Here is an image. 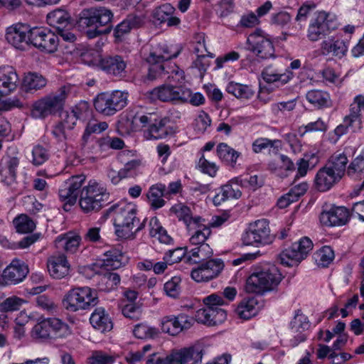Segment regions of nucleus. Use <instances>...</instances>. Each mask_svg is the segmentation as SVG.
<instances>
[{
  "label": "nucleus",
  "mask_w": 364,
  "mask_h": 364,
  "mask_svg": "<svg viewBox=\"0 0 364 364\" xmlns=\"http://www.w3.org/2000/svg\"><path fill=\"white\" fill-rule=\"evenodd\" d=\"M70 333L67 323L58 318H48L38 322L32 328L31 335L36 339H55Z\"/></svg>",
  "instance_id": "10"
},
{
  "label": "nucleus",
  "mask_w": 364,
  "mask_h": 364,
  "mask_svg": "<svg viewBox=\"0 0 364 364\" xmlns=\"http://www.w3.org/2000/svg\"><path fill=\"white\" fill-rule=\"evenodd\" d=\"M169 119L162 115L154 122L149 129V139H161L166 137L170 134L169 127L167 126Z\"/></svg>",
  "instance_id": "47"
},
{
  "label": "nucleus",
  "mask_w": 364,
  "mask_h": 364,
  "mask_svg": "<svg viewBox=\"0 0 364 364\" xmlns=\"http://www.w3.org/2000/svg\"><path fill=\"white\" fill-rule=\"evenodd\" d=\"M336 27V21L328 14L319 12L309 26L307 37L311 41H317L326 37Z\"/></svg>",
  "instance_id": "15"
},
{
  "label": "nucleus",
  "mask_w": 364,
  "mask_h": 364,
  "mask_svg": "<svg viewBox=\"0 0 364 364\" xmlns=\"http://www.w3.org/2000/svg\"><path fill=\"white\" fill-rule=\"evenodd\" d=\"M103 266L107 270H114L120 268L128 262L127 257L118 249H111L105 254Z\"/></svg>",
  "instance_id": "38"
},
{
  "label": "nucleus",
  "mask_w": 364,
  "mask_h": 364,
  "mask_svg": "<svg viewBox=\"0 0 364 364\" xmlns=\"http://www.w3.org/2000/svg\"><path fill=\"white\" fill-rule=\"evenodd\" d=\"M350 218L348 209L343 206H333L328 210H323L320 215L321 223L326 226H342Z\"/></svg>",
  "instance_id": "22"
},
{
  "label": "nucleus",
  "mask_w": 364,
  "mask_h": 364,
  "mask_svg": "<svg viewBox=\"0 0 364 364\" xmlns=\"http://www.w3.org/2000/svg\"><path fill=\"white\" fill-rule=\"evenodd\" d=\"M335 255L330 246H324L314 254L316 264L321 267H327L334 259Z\"/></svg>",
  "instance_id": "54"
},
{
  "label": "nucleus",
  "mask_w": 364,
  "mask_h": 364,
  "mask_svg": "<svg viewBox=\"0 0 364 364\" xmlns=\"http://www.w3.org/2000/svg\"><path fill=\"white\" fill-rule=\"evenodd\" d=\"M274 236L270 233L269 223L267 220H258L250 224L242 236L245 245H257L271 244Z\"/></svg>",
  "instance_id": "12"
},
{
  "label": "nucleus",
  "mask_w": 364,
  "mask_h": 364,
  "mask_svg": "<svg viewBox=\"0 0 364 364\" xmlns=\"http://www.w3.org/2000/svg\"><path fill=\"white\" fill-rule=\"evenodd\" d=\"M149 234L151 237L157 238L161 243L170 244L172 238L167 231L161 225L157 218L154 217L149 222Z\"/></svg>",
  "instance_id": "51"
},
{
  "label": "nucleus",
  "mask_w": 364,
  "mask_h": 364,
  "mask_svg": "<svg viewBox=\"0 0 364 364\" xmlns=\"http://www.w3.org/2000/svg\"><path fill=\"white\" fill-rule=\"evenodd\" d=\"M28 273V267L24 262L14 259L2 273V278L6 284H16L21 282Z\"/></svg>",
  "instance_id": "23"
},
{
  "label": "nucleus",
  "mask_w": 364,
  "mask_h": 364,
  "mask_svg": "<svg viewBox=\"0 0 364 364\" xmlns=\"http://www.w3.org/2000/svg\"><path fill=\"white\" fill-rule=\"evenodd\" d=\"M148 202L153 210H156L165 205L166 201L163 197L166 195V186L163 183L152 185L146 194Z\"/></svg>",
  "instance_id": "37"
},
{
  "label": "nucleus",
  "mask_w": 364,
  "mask_h": 364,
  "mask_svg": "<svg viewBox=\"0 0 364 364\" xmlns=\"http://www.w3.org/2000/svg\"><path fill=\"white\" fill-rule=\"evenodd\" d=\"M133 334L136 338L140 339L154 338L159 335V331L155 327L141 323L134 326Z\"/></svg>",
  "instance_id": "56"
},
{
  "label": "nucleus",
  "mask_w": 364,
  "mask_h": 364,
  "mask_svg": "<svg viewBox=\"0 0 364 364\" xmlns=\"http://www.w3.org/2000/svg\"><path fill=\"white\" fill-rule=\"evenodd\" d=\"M219 159L231 167H235L240 153L225 143H220L216 149Z\"/></svg>",
  "instance_id": "46"
},
{
  "label": "nucleus",
  "mask_w": 364,
  "mask_h": 364,
  "mask_svg": "<svg viewBox=\"0 0 364 364\" xmlns=\"http://www.w3.org/2000/svg\"><path fill=\"white\" fill-rule=\"evenodd\" d=\"M318 161V156L314 153L305 154L303 158L299 159L295 165L296 168V174L294 177L295 180L301 177H304L307 174L310 167L314 168Z\"/></svg>",
  "instance_id": "42"
},
{
  "label": "nucleus",
  "mask_w": 364,
  "mask_h": 364,
  "mask_svg": "<svg viewBox=\"0 0 364 364\" xmlns=\"http://www.w3.org/2000/svg\"><path fill=\"white\" fill-rule=\"evenodd\" d=\"M341 180L326 166H322L316 173L313 181V188L320 193L330 191Z\"/></svg>",
  "instance_id": "24"
},
{
  "label": "nucleus",
  "mask_w": 364,
  "mask_h": 364,
  "mask_svg": "<svg viewBox=\"0 0 364 364\" xmlns=\"http://www.w3.org/2000/svg\"><path fill=\"white\" fill-rule=\"evenodd\" d=\"M126 301H122L121 304V309L122 314L130 319L137 321L141 316V309L140 305L136 303H125Z\"/></svg>",
  "instance_id": "58"
},
{
  "label": "nucleus",
  "mask_w": 364,
  "mask_h": 364,
  "mask_svg": "<svg viewBox=\"0 0 364 364\" xmlns=\"http://www.w3.org/2000/svg\"><path fill=\"white\" fill-rule=\"evenodd\" d=\"M248 48L262 59L274 56V47L269 36L262 29L257 28L247 38Z\"/></svg>",
  "instance_id": "14"
},
{
  "label": "nucleus",
  "mask_w": 364,
  "mask_h": 364,
  "mask_svg": "<svg viewBox=\"0 0 364 364\" xmlns=\"http://www.w3.org/2000/svg\"><path fill=\"white\" fill-rule=\"evenodd\" d=\"M224 268V263L220 259H211L201 262L191 271V278L197 282H208L219 276Z\"/></svg>",
  "instance_id": "18"
},
{
  "label": "nucleus",
  "mask_w": 364,
  "mask_h": 364,
  "mask_svg": "<svg viewBox=\"0 0 364 364\" xmlns=\"http://www.w3.org/2000/svg\"><path fill=\"white\" fill-rule=\"evenodd\" d=\"M116 357L102 350H93L87 358L88 364H113Z\"/></svg>",
  "instance_id": "57"
},
{
  "label": "nucleus",
  "mask_w": 364,
  "mask_h": 364,
  "mask_svg": "<svg viewBox=\"0 0 364 364\" xmlns=\"http://www.w3.org/2000/svg\"><path fill=\"white\" fill-rule=\"evenodd\" d=\"M227 317L226 311L218 306H207L196 311V320L198 323L208 326H215L223 323Z\"/></svg>",
  "instance_id": "26"
},
{
  "label": "nucleus",
  "mask_w": 364,
  "mask_h": 364,
  "mask_svg": "<svg viewBox=\"0 0 364 364\" xmlns=\"http://www.w3.org/2000/svg\"><path fill=\"white\" fill-rule=\"evenodd\" d=\"M211 124V119L204 111L200 112L194 120V130L198 134H203Z\"/></svg>",
  "instance_id": "60"
},
{
  "label": "nucleus",
  "mask_w": 364,
  "mask_h": 364,
  "mask_svg": "<svg viewBox=\"0 0 364 364\" xmlns=\"http://www.w3.org/2000/svg\"><path fill=\"white\" fill-rule=\"evenodd\" d=\"M14 225L17 232H32L36 227V222L26 214H21L13 220Z\"/></svg>",
  "instance_id": "52"
},
{
  "label": "nucleus",
  "mask_w": 364,
  "mask_h": 364,
  "mask_svg": "<svg viewBox=\"0 0 364 364\" xmlns=\"http://www.w3.org/2000/svg\"><path fill=\"white\" fill-rule=\"evenodd\" d=\"M362 110H364V96L357 95L349 106L348 114L343 119V123L338 125L334 129V134L337 137L346 134L348 129L353 132L362 127Z\"/></svg>",
  "instance_id": "11"
},
{
  "label": "nucleus",
  "mask_w": 364,
  "mask_h": 364,
  "mask_svg": "<svg viewBox=\"0 0 364 364\" xmlns=\"http://www.w3.org/2000/svg\"><path fill=\"white\" fill-rule=\"evenodd\" d=\"M99 67L108 75L121 77L125 73L127 63L120 55H107L100 59Z\"/></svg>",
  "instance_id": "27"
},
{
  "label": "nucleus",
  "mask_w": 364,
  "mask_h": 364,
  "mask_svg": "<svg viewBox=\"0 0 364 364\" xmlns=\"http://www.w3.org/2000/svg\"><path fill=\"white\" fill-rule=\"evenodd\" d=\"M85 180V175L78 174L63 182L58 194L60 200L65 203V210L68 205H74L78 196L80 207L85 213H97L109 203L110 193L105 183L92 178L83 186Z\"/></svg>",
  "instance_id": "1"
},
{
  "label": "nucleus",
  "mask_w": 364,
  "mask_h": 364,
  "mask_svg": "<svg viewBox=\"0 0 364 364\" xmlns=\"http://www.w3.org/2000/svg\"><path fill=\"white\" fill-rule=\"evenodd\" d=\"M262 77L267 83L278 82L281 85H285L294 77V73L289 69H286L284 72L277 69L272 66H267L262 71Z\"/></svg>",
  "instance_id": "30"
},
{
  "label": "nucleus",
  "mask_w": 364,
  "mask_h": 364,
  "mask_svg": "<svg viewBox=\"0 0 364 364\" xmlns=\"http://www.w3.org/2000/svg\"><path fill=\"white\" fill-rule=\"evenodd\" d=\"M257 301L254 298L242 300L237 306L235 312L240 318L247 320L257 315Z\"/></svg>",
  "instance_id": "48"
},
{
  "label": "nucleus",
  "mask_w": 364,
  "mask_h": 364,
  "mask_svg": "<svg viewBox=\"0 0 364 364\" xmlns=\"http://www.w3.org/2000/svg\"><path fill=\"white\" fill-rule=\"evenodd\" d=\"M47 267L50 275L57 279L66 277L70 271V264L63 254L50 257L47 261Z\"/></svg>",
  "instance_id": "28"
},
{
  "label": "nucleus",
  "mask_w": 364,
  "mask_h": 364,
  "mask_svg": "<svg viewBox=\"0 0 364 364\" xmlns=\"http://www.w3.org/2000/svg\"><path fill=\"white\" fill-rule=\"evenodd\" d=\"M182 48L179 45H168L163 42L160 43L151 52L146 58L148 63L161 62L168 63L172 58H176L181 53Z\"/></svg>",
  "instance_id": "25"
},
{
  "label": "nucleus",
  "mask_w": 364,
  "mask_h": 364,
  "mask_svg": "<svg viewBox=\"0 0 364 364\" xmlns=\"http://www.w3.org/2000/svg\"><path fill=\"white\" fill-rule=\"evenodd\" d=\"M82 238L78 234L68 232L60 235L56 239L57 243L63 242L64 250L69 253H75L77 250Z\"/></svg>",
  "instance_id": "50"
},
{
  "label": "nucleus",
  "mask_w": 364,
  "mask_h": 364,
  "mask_svg": "<svg viewBox=\"0 0 364 364\" xmlns=\"http://www.w3.org/2000/svg\"><path fill=\"white\" fill-rule=\"evenodd\" d=\"M282 275L279 269L271 265L253 272L246 280L245 291L247 293L264 294L274 290L281 282Z\"/></svg>",
  "instance_id": "5"
},
{
  "label": "nucleus",
  "mask_w": 364,
  "mask_h": 364,
  "mask_svg": "<svg viewBox=\"0 0 364 364\" xmlns=\"http://www.w3.org/2000/svg\"><path fill=\"white\" fill-rule=\"evenodd\" d=\"M161 114L156 111L151 112L143 107H135L128 110L125 118L119 122L118 129L124 134H129L142 128H146V132Z\"/></svg>",
  "instance_id": "6"
},
{
  "label": "nucleus",
  "mask_w": 364,
  "mask_h": 364,
  "mask_svg": "<svg viewBox=\"0 0 364 364\" xmlns=\"http://www.w3.org/2000/svg\"><path fill=\"white\" fill-rule=\"evenodd\" d=\"M307 101L317 109L330 107L332 105L328 92L321 90H311L306 95Z\"/></svg>",
  "instance_id": "41"
},
{
  "label": "nucleus",
  "mask_w": 364,
  "mask_h": 364,
  "mask_svg": "<svg viewBox=\"0 0 364 364\" xmlns=\"http://www.w3.org/2000/svg\"><path fill=\"white\" fill-rule=\"evenodd\" d=\"M18 77L16 70L12 66H0V87L2 92L9 93L17 87Z\"/></svg>",
  "instance_id": "35"
},
{
  "label": "nucleus",
  "mask_w": 364,
  "mask_h": 364,
  "mask_svg": "<svg viewBox=\"0 0 364 364\" xmlns=\"http://www.w3.org/2000/svg\"><path fill=\"white\" fill-rule=\"evenodd\" d=\"M181 100V104L190 103L193 106H200L205 102V98L203 95L200 92L192 93L191 90L187 87H185Z\"/></svg>",
  "instance_id": "62"
},
{
  "label": "nucleus",
  "mask_w": 364,
  "mask_h": 364,
  "mask_svg": "<svg viewBox=\"0 0 364 364\" xmlns=\"http://www.w3.org/2000/svg\"><path fill=\"white\" fill-rule=\"evenodd\" d=\"M48 80L42 74L36 72H28L25 74L22 83V90L27 93H34L44 88Z\"/></svg>",
  "instance_id": "32"
},
{
  "label": "nucleus",
  "mask_w": 364,
  "mask_h": 364,
  "mask_svg": "<svg viewBox=\"0 0 364 364\" xmlns=\"http://www.w3.org/2000/svg\"><path fill=\"white\" fill-rule=\"evenodd\" d=\"M170 211L171 213L174 214L179 220L185 223L189 232L191 231L193 225L199 224L200 222L205 221L200 216L193 217L190 208L181 203L173 205Z\"/></svg>",
  "instance_id": "31"
},
{
  "label": "nucleus",
  "mask_w": 364,
  "mask_h": 364,
  "mask_svg": "<svg viewBox=\"0 0 364 364\" xmlns=\"http://www.w3.org/2000/svg\"><path fill=\"white\" fill-rule=\"evenodd\" d=\"M107 212L112 215L115 233L119 237L132 238L144 227V221L140 222L137 216L136 205L133 203L121 201L112 205Z\"/></svg>",
  "instance_id": "3"
},
{
  "label": "nucleus",
  "mask_w": 364,
  "mask_h": 364,
  "mask_svg": "<svg viewBox=\"0 0 364 364\" xmlns=\"http://www.w3.org/2000/svg\"><path fill=\"white\" fill-rule=\"evenodd\" d=\"M196 247L188 252L186 262L199 264L205 262L213 255V250L208 244L195 245Z\"/></svg>",
  "instance_id": "40"
},
{
  "label": "nucleus",
  "mask_w": 364,
  "mask_h": 364,
  "mask_svg": "<svg viewBox=\"0 0 364 364\" xmlns=\"http://www.w3.org/2000/svg\"><path fill=\"white\" fill-rule=\"evenodd\" d=\"M150 64L149 72L146 75L147 80L150 81L164 79L169 74L167 70L168 63L154 62L149 63Z\"/></svg>",
  "instance_id": "53"
},
{
  "label": "nucleus",
  "mask_w": 364,
  "mask_h": 364,
  "mask_svg": "<svg viewBox=\"0 0 364 364\" xmlns=\"http://www.w3.org/2000/svg\"><path fill=\"white\" fill-rule=\"evenodd\" d=\"M187 254V248H176L166 252L164 255L163 260L166 261L168 265H172L181 262L183 258L186 259Z\"/></svg>",
  "instance_id": "59"
},
{
  "label": "nucleus",
  "mask_w": 364,
  "mask_h": 364,
  "mask_svg": "<svg viewBox=\"0 0 364 364\" xmlns=\"http://www.w3.org/2000/svg\"><path fill=\"white\" fill-rule=\"evenodd\" d=\"M200 222L199 224H195L192 226L190 232L191 237L189 241L193 245H200L206 244L205 241L211 235L210 227Z\"/></svg>",
  "instance_id": "44"
},
{
  "label": "nucleus",
  "mask_w": 364,
  "mask_h": 364,
  "mask_svg": "<svg viewBox=\"0 0 364 364\" xmlns=\"http://www.w3.org/2000/svg\"><path fill=\"white\" fill-rule=\"evenodd\" d=\"M239 186L235 183V178L230 180L221 187L220 192L214 197V203L219 205L226 200L239 198L242 195Z\"/></svg>",
  "instance_id": "39"
},
{
  "label": "nucleus",
  "mask_w": 364,
  "mask_h": 364,
  "mask_svg": "<svg viewBox=\"0 0 364 364\" xmlns=\"http://www.w3.org/2000/svg\"><path fill=\"white\" fill-rule=\"evenodd\" d=\"M49 158L48 151L41 145H36L32 151L31 162L34 166H40L45 163Z\"/></svg>",
  "instance_id": "61"
},
{
  "label": "nucleus",
  "mask_w": 364,
  "mask_h": 364,
  "mask_svg": "<svg viewBox=\"0 0 364 364\" xmlns=\"http://www.w3.org/2000/svg\"><path fill=\"white\" fill-rule=\"evenodd\" d=\"M31 31L26 24H14L6 29V39L15 48L26 50L31 46Z\"/></svg>",
  "instance_id": "16"
},
{
  "label": "nucleus",
  "mask_w": 364,
  "mask_h": 364,
  "mask_svg": "<svg viewBox=\"0 0 364 364\" xmlns=\"http://www.w3.org/2000/svg\"><path fill=\"white\" fill-rule=\"evenodd\" d=\"M70 20V15L63 9L55 10L47 15L48 23L55 27L57 31L67 26H71Z\"/></svg>",
  "instance_id": "45"
},
{
  "label": "nucleus",
  "mask_w": 364,
  "mask_h": 364,
  "mask_svg": "<svg viewBox=\"0 0 364 364\" xmlns=\"http://www.w3.org/2000/svg\"><path fill=\"white\" fill-rule=\"evenodd\" d=\"M176 9L170 4H164L155 8L152 12L154 20L159 24L166 23L167 26H176L181 23V20L177 16H173Z\"/></svg>",
  "instance_id": "29"
},
{
  "label": "nucleus",
  "mask_w": 364,
  "mask_h": 364,
  "mask_svg": "<svg viewBox=\"0 0 364 364\" xmlns=\"http://www.w3.org/2000/svg\"><path fill=\"white\" fill-rule=\"evenodd\" d=\"M216 14L220 18H225L233 13L235 0H220L216 4Z\"/></svg>",
  "instance_id": "63"
},
{
  "label": "nucleus",
  "mask_w": 364,
  "mask_h": 364,
  "mask_svg": "<svg viewBox=\"0 0 364 364\" xmlns=\"http://www.w3.org/2000/svg\"><path fill=\"white\" fill-rule=\"evenodd\" d=\"M73 88V85L66 84L61 86L55 92L37 100L33 105L32 115L36 118H45L62 111L65 100Z\"/></svg>",
  "instance_id": "4"
},
{
  "label": "nucleus",
  "mask_w": 364,
  "mask_h": 364,
  "mask_svg": "<svg viewBox=\"0 0 364 364\" xmlns=\"http://www.w3.org/2000/svg\"><path fill=\"white\" fill-rule=\"evenodd\" d=\"M204 353L203 346L198 344L173 352L166 357L152 353L147 359L146 364H199Z\"/></svg>",
  "instance_id": "7"
},
{
  "label": "nucleus",
  "mask_w": 364,
  "mask_h": 364,
  "mask_svg": "<svg viewBox=\"0 0 364 364\" xmlns=\"http://www.w3.org/2000/svg\"><path fill=\"white\" fill-rule=\"evenodd\" d=\"M23 300L13 296L4 300L0 304V310L3 312L17 311L22 305Z\"/></svg>",
  "instance_id": "64"
},
{
  "label": "nucleus",
  "mask_w": 364,
  "mask_h": 364,
  "mask_svg": "<svg viewBox=\"0 0 364 364\" xmlns=\"http://www.w3.org/2000/svg\"><path fill=\"white\" fill-rule=\"evenodd\" d=\"M97 303L96 291L88 287L73 288L63 299L64 308L71 312L93 307Z\"/></svg>",
  "instance_id": "8"
},
{
  "label": "nucleus",
  "mask_w": 364,
  "mask_h": 364,
  "mask_svg": "<svg viewBox=\"0 0 364 364\" xmlns=\"http://www.w3.org/2000/svg\"><path fill=\"white\" fill-rule=\"evenodd\" d=\"M348 159L344 153H335L331 155L324 166L333 172L341 181L347 174Z\"/></svg>",
  "instance_id": "34"
},
{
  "label": "nucleus",
  "mask_w": 364,
  "mask_h": 364,
  "mask_svg": "<svg viewBox=\"0 0 364 364\" xmlns=\"http://www.w3.org/2000/svg\"><path fill=\"white\" fill-rule=\"evenodd\" d=\"M92 326L102 333L109 331L113 328L112 321L103 308H97L90 318Z\"/></svg>",
  "instance_id": "36"
},
{
  "label": "nucleus",
  "mask_w": 364,
  "mask_h": 364,
  "mask_svg": "<svg viewBox=\"0 0 364 364\" xmlns=\"http://www.w3.org/2000/svg\"><path fill=\"white\" fill-rule=\"evenodd\" d=\"M313 242L308 237H303L297 242L285 249L280 254L281 263L287 266H293L304 259L312 250Z\"/></svg>",
  "instance_id": "13"
},
{
  "label": "nucleus",
  "mask_w": 364,
  "mask_h": 364,
  "mask_svg": "<svg viewBox=\"0 0 364 364\" xmlns=\"http://www.w3.org/2000/svg\"><path fill=\"white\" fill-rule=\"evenodd\" d=\"M59 39L57 35L43 28L35 27L31 31V46L41 51L52 53L57 50Z\"/></svg>",
  "instance_id": "17"
},
{
  "label": "nucleus",
  "mask_w": 364,
  "mask_h": 364,
  "mask_svg": "<svg viewBox=\"0 0 364 364\" xmlns=\"http://www.w3.org/2000/svg\"><path fill=\"white\" fill-rule=\"evenodd\" d=\"M114 13L104 6H95L82 9L79 14L77 24L85 30L89 38L107 35L113 30Z\"/></svg>",
  "instance_id": "2"
},
{
  "label": "nucleus",
  "mask_w": 364,
  "mask_h": 364,
  "mask_svg": "<svg viewBox=\"0 0 364 364\" xmlns=\"http://www.w3.org/2000/svg\"><path fill=\"white\" fill-rule=\"evenodd\" d=\"M226 91L238 99H250L255 94L250 86L235 82L228 84Z\"/></svg>",
  "instance_id": "49"
},
{
  "label": "nucleus",
  "mask_w": 364,
  "mask_h": 364,
  "mask_svg": "<svg viewBox=\"0 0 364 364\" xmlns=\"http://www.w3.org/2000/svg\"><path fill=\"white\" fill-rule=\"evenodd\" d=\"M192 324V318L186 314L165 316L160 321L162 332L172 336H176L181 332L190 328Z\"/></svg>",
  "instance_id": "19"
},
{
  "label": "nucleus",
  "mask_w": 364,
  "mask_h": 364,
  "mask_svg": "<svg viewBox=\"0 0 364 364\" xmlns=\"http://www.w3.org/2000/svg\"><path fill=\"white\" fill-rule=\"evenodd\" d=\"M185 87L164 85L154 88L147 93L148 97L153 100L164 102L181 103Z\"/></svg>",
  "instance_id": "20"
},
{
  "label": "nucleus",
  "mask_w": 364,
  "mask_h": 364,
  "mask_svg": "<svg viewBox=\"0 0 364 364\" xmlns=\"http://www.w3.org/2000/svg\"><path fill=\"white\" fill-rule=\"evenodd\" d=\"M282 147V141L279 139L271 140L267 138H258L252 143V151L259 154L267 148L273 149V151H278Z\"/></svg>",
  "instance_id": "55"
},
{
  "label": "nucleus",
  "mask_w": 364,
  "mask_h": 364,
  "mask_svg": "<svg viewBox=\"0 0 364 364\" xmlns=\"http://www.w3.org/2000/svg\"><path fill=\"white\" fill-rule=\"evenodd\" d=\"M144 24V19L141 16L129 14L114 28V36L121 39L130 33L132 29L140 28Z\"/></svg>",
  "instance_id": "33"
},
{
  "label": "nucleus",
  "mask_w": 364,
  "mask_h": 364,
  "mask_svg": "<svg viewBox=\"0 0 364 364\" xmlns=\"http://www.w3.org/2000/svg\"><path fill=\"white\" fill-rule=\"evenodd\" d=\"M127 102L128 92L114 90L97 95L94 100V107L104 116H112L124 108Z\"/></svg>",
  "instance_id": "9"
},
{
  "label": "nucleus",
  "mask_w": 364,
  "mask_h": 364,
  "mask_svg": "<svg viewBox=\"0 0 364 364\" xmlns=\"http://www.w3.org/2000/svg\"><path fill=\"white\" fill-rule=\"evenodd\" d=\"M349 41L338 36H333L323 40L320 44V52L323 55H332L341 59L346 55Z\"/></svg>",
  "instance_id": "21"
},
{
  "label": "nucleus",
  "mask_w": 364,
  "mask_h": 364,
  "mask_svg": "<svg viewBox=\"0 0 364 364\" xmlns=\"http://www.w3.org/2000/svg\"><path fill=\"white\" fill-rule=\"evenodd\" d=\"M347 175L353 179H363L361 188L364 189V148L348 166Z\"/></svg>",
  "instance_id": "43"
}]
</instances>
